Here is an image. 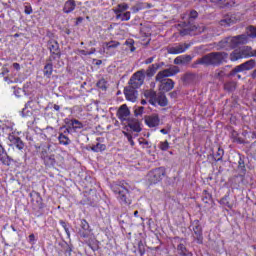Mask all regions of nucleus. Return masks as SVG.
I'll list each match as a JSON object with an SVG mask.
<instances>
[{
  "mask_svg": "<svg viewBox=\"0 0 256 256\" xmlns=\"http://www.w3.org/2000/svg\"><path fill=\"white\" fill-rule=\"evenodd\" d=\"M124 135H125V137H127L130 145H132V147H133V145H135V142L133 141V136H131V134H129L127 132H124Z\"/></svg>",
  "mask_w": 256,
  "mask_h": 256,
  "instance_id": "45",
  "label": "nucleus"
},
{
  "mask_svg": "<svg viewBox=\"0 0 256 256\" xmlns=\"http://www.w3.org/2000/svg\"><path fill=\"white\" fill-rule=\"evenodd\" d=\"M223 77H225V71L224 70H216L214 73V79H218L219 81H221V79H223Z\"/></svg>",
  "mask_w": 256,
  "mask_h": 256,
  "instance_id": "37",
  "label": "nucleus"
},
{
  "mask_svg": "<svg viewBox=\"0 0 256 256\" xmlns=\"http://www.w3.org/2000/svg\"><path fill=\"white\" fill-rule=\"evenodd\" d=\"M24 13L26 15H31V13H33V8H31V6H25Z\"/></svg>",
  "mask_w": 256,
  "mask_h": 256,
  "instance_id": "47",
  "label": "nucleus"
},
{
  "mask_svg": "<svg viewBox=\"0 0 256 256\" xmlns=\"http://www.w3.org/2000/svg\"><path fill=\"white\" fill-rule=\"evenodd\" d=\"M44 75L46 77L53 75V61L48 60V63L44 67Z\"/></svg>",
  "mask_w": 256,
  "mask_h": 256,
  "instance_id": "25",
  "label": "nucleus"
},
{
  "mask_svg": "<svg viewBox=\"0 0 256 256\" xmlns=\"http://www.w3.org/2000/svg\"><path fill=\"white\" fill-rule=\"evenodd\" d=\"M48 49L51 53L49 61H55V59H61V50L59 49V43L55 40L48 41Z\"/></svg>",
  "mask_w": 256,
  "mask_h": 256,
  "instance_id": "7",
  "label": "nucleus"
},
{
  "mask_svg": "<svg viewBox=\"0 0 256 256\" xmlns=\"http://www.w3.org/2000/svg\"><path fill=\"white\" fill-rule=\"evenodd\" d=\"M68 127V131L73 129V131H77V129H83V123L77 119H71L66 122Z\"/></svg>",
  "mask_w": 256,
  "mask_h": 256,
  "instance_id": "12",
  "label": "nucleus"
},
{
  "mask_svg": "<svg viewBox=\"0 0 256 256\" xmlns=\"http://www.w3.org/2000/svg\"><path fill=\"white\" fill-rule=\"evenodd\" d=\"M189 47V44H176L168 47L167 51L170 55H179L180 53H185Z\"/></svg>",
  "mask_w": 256,
  "mask_h": 256,
  "instance_id": "8",
  "label": "nucleus"
},
{
  "mask_svg": "<svg viewBox=\"0 0 256 256\" xmlns=\"http://www.w3.org/2000/svg\"><path fill=\"white\" fill-rule=\"evenodd\" d=\"M247 36L256 39V27L250 26L247 29Z\"/></svg>",
  "mask_w": 256,
  "mask_h": 256,
  "instance_id": "34",
  "label": "nucleus"
},
{
  "mask_svg": "<svg viewBox=\"0 0 256 256\" xmlns=\"http://www.w3.org/2000/svg\"><path fill=\"white\" fill-rule=\"evenodd\" d=\"M102 83H105V80H100V81L97 83L98 87H103V86H101Z\"/></svg>",
  "mask_w": 256,
  "mask_h": 256,
  "instance_id": "64",
  "label": "nucleus"
},
{
  "mask_svg": "<svg viewBox=\"0 0 256 256\" xmlns=\"http://www.w3.org/2000/svg\"><path fill=\"white\" fill-rule=\"evenodd\" d=\"M33 205L38 207V209H42L43 207V198H41V194L38 192H34L30 194Z\"/></svg>",
  "mask_w": 256,
  "mask_h": 256,
  "instance_id": "13",
  "label": "nucleus"
},
{
  "mask_svg": "<svg viewBox=\"0 0 256 256\" xmlns=\"http://www.w3.org/2000/svg\"><path fill=\"white\" fill-rule=\"evenodd\" d=\"M9 141H11L15 145V147L19 150H21V149H23V147H25V144L23 143L21 138H19L17 136L10 135Z\"/></svg>",
  "mask_w": 256,
  "mask_h": 256,
  "instance_id": "16",
  "label": "nucleus"
},
{
  "mask_svg": "<svg viewBox=\"0 0 256 256\" xmlns=\"http://www.w3.org/2000/svg\"><path fill=\"white\" fill-rule=\"evenodd\" d=\"M0 161L7 167H9V165H11V157H9V155H7V153L2 152L1 150H0Z\"/></svg>",
  "mask_w": 256,
  "mask_h": 256,
  "instance_id": "23",
  "label": "nucleus"
},
{
  "mask_svg": "<svg viewBox=\"0 0 256 256\" xmlns=\"http://www.w3.org/2000/svg\"><path fill=\"white\" fill-rule=\"evenodd\" d=\"M77 54H78V55H85V56H87V55H89L90 53L87 52V51H85V50L78 49V50H77Z\"/></svg>",
  "mask_w": 256,
  "mask_h": 256,
  "instance_id": "49",
  "label": "nucleus"
},
{
  "mask_svg": "<svg viewBox=\"0 0 256 256\" xmlns=\"http://www.w3.org/2000/svg\"><path fill=\"white\" fill-rule=\"evenodd\" d=\"M180 71L181 70L178 68V66H170L167 69L159 71L155 76V81L160 83V91L169 93V91L175 87V82L172 79H167V77H174V75H177V73Z\"/></svg>",
  "mask_w": 256,
  "mask_h": 256,
  "instance_id": "1",
  "label": "nucleus"
},
{
  "mask_svg": "<svg viewBox=\"0 0 256 256\" xmlns=\"http://www.w3.org/2000/svg\"><path fill=\"white\" fill-rule=\"evenodd\" d=\"M33 103V100H30L26 103L25 105V109H27V107H32L31 104Z\"/></svg>",
  "mask_w": 256,
  "mask_h": 256,
  "instance_id": "60",
  "label": "nucleus"
},
{
  "mask_svg": "<svg viewBox=\"0 0 256 256\" xmlns=\"http://www.w3.org/2000/svg\"><path fill=\"white\" fill-rule=\"evenodd\" d=\"M220 202L222 203V205H225L226 207L231 208V204H229V201L227 200V197H224L220 200Z\"/></svg>",
  "mask_w": 256,
  "mask_h": 256,
  "instance_id": "46",
  "label": "nucleus"
},
{
  "mask_svg": "<svg viewBox=\"0 0 256 256\" xmlns=\"http://www.w3.org/2000/svg\"><path fill=\"white\" fill-rule=\"evenodd\" d=\"M140 145H142L143 147H146L147 149L151 148V144L149 143V141L142 139L139 141Z\"/></svg>",
  "mask_w": 256,
  "mask_h": 256,
  "instance_id": "43",
  "label": "nucleus"
},
{
  "mask_svg": "<svg viewBox=\"0 0 256 256\" xmlns=\"http://www.w3.org/2000/svg\"><path fill=\"white\" fill-rule=\"evenodd\" d=\"M225 151L221 148H218V151L216 152V154L214 155V159L215 161H221V159H223V155H224Z\"/></svg>",
  "mask_w": 256,
  "mask_h": 256,
  "instance_id": "36",
  "label": "nucleus"
},
{
  "mask_svg": "<svg viewBox=\"0 0 256 256\" xmlns=\"http://www.w3.org/2000/svg\"><path fill=\"white\" fill-rule=\"evenodd\" d=\"M156 103L160 104L161 107H167V96H165L163 93H160L157 95Z\"/></svg>",
  "mask_w": 256,
  "mask_h": 256,
  "instance_id": "24",
  "label": "nucleus"
},
{
  "mask_svg": "<svg viewBox=\"0 0 256 256\" xmlns=\"http://www.w3.org/2000/svg\"><path fill=\"white\" fill-rule=\"evenodd\" d=\"M160 149L161 151H167L169 149V142L168 141L160 142Z\"/></svg>",
  "mask_w": 256,
  "mask_h": 256,
  "instance_id": "41",
  "label": "nucleus"
},
{
  "mask_svg": "<svg viewBox=\"0 0 256 256\" xmlns=\"http://www.w3.org/2000/svg\"><path fill=\"white\" fill-rule=\"evenodd\" d=\"M165 177V168H156L148 173V181L153 185L159 183Z\"/></svg>",
  "mask_w": 256,
  "mask_h": 256,
  "instance_id": "6",
  "label": "nucleus"
},
{
  "mask_svg": "<svg viewBox=\"0 0 256 256\" xmlns=\"http://www.w3.org/2000/svg\"><path fill=\"white\" fill-rule=\"evenodd\" d=\"M58 141L60 145H69L71 143L69 137L65 136L63 133L59 134Z\"/></svg>",
  "mask_w": 256,
  "mask_h": 256,
  "instance_id": "29",
  "label": "nucleus"
},
{
  "mask_svg": "<svg viewBox=\"0 0 256 256\" xmlns=\"http://www.w3.org/2000/svg\"><path fill=\"white\" fill-rule=\"evenodd\" d=\"M240 53L242 55V59H245L247 57H253V48L249 46H244L243 48H240Z\"/></svg>",
  "mask_w": 256,
  "mask_h": 256,
  "instance_id": "20",
  "label": "nucleus"
},
{
  "mask_svg": "<svg viewBox=\"0 0 256 256\" xmlns=\"http://www.w3.org/2000/svg\"><path fill=\"white\" fill-rule=\"evenodd\" d=\"M169 95L172 99H177V91H173Z\"/></svg>",
  "mask_w": 256,
  "mask_h": 256,
  "instance_id": "50",
  "label": "nucleus"
},
{
  "mask_svg": "<svg viewBox=\"0 0 256 256\" xmlns=\"http://www.w3.org/2000/svg\"><path fill=\"white\" fill-rule=\"evenodd\" d=\"M224 89L225 91H235V89H237V82H226L224 84Z\"/></svg>",
  "mask_w": 256,
  "mask_h": 256,
  "instance_id": "30",
  "label": "nucleus"
},
{
  "mask_svg": "<svg viewBox=\"0 0 256 256\" xmlns=\"http://www.w3.org/2000/svg\"><path fill=\"white\" fill-rule=\"evenodd\" d=\"M144 96L146 99H150V103H157V92L154 90H145L144 91Z\"/></svg>",
  "mask_w": 256,
  "mask_h": 256,
  "instance_id": "18",
  "label": "nucleus"
},
{
  "mask_svg": "<svg viewBox=\"0 0 256 256\" xmlns=\"http://www.w3.org/2000/svg\"><path fill=\"white\" fill-rule=\"evenodd\" d=\"M107 149V146L105 144L97 143L96 145L91 147V150L95 153H99L100 151H105Z\"/></svg>",
  "mask_w": 256,
  "mask_h": 256,
  "instance_id": "32",
  "label": "nucleus"
},
{
  "mask_svg": "<svg viewBox=\"0 0 256 256\" xmlns=\"http://www.w3.org/2000/svg\"><path fill=\"white\" fill-rule=\"evenodd\" d=\"M49 155H47V151H42L41 153V157L44 159L45 161V158H47Z\"/></svg>",
  "mask_w": 256,
  "mask_h": 256,
  "instance_id": "56",
  "label": "nucleus"
},
{
  "mask_svg": "<svg viewBox=\"0 0 256 256\" xmlns=\"http://www.w3.org/2000/svg\"><path fill=\"white\" fill-rule=\"evenodd\" d=\"M242 67L244 68V71H251V69H255L256 61L254 59L248 60L242 63Z\"/></svg>",
  "mask_w": 256,
  "mask_h": 256,
  "instance_id": "22",
  "label": "nucleus"
},
{
  "mask_svg": "<svg viewBox=\"0 0 256 256\" xmlns=\"http://www.w3.org/2000/svg\"><path fill=\"white\" fill-rule=\"evenodd\" d=\"M160 133H162L163 135H167V133H169V130L163 128L160 130Z\"/></svg>",
  "mask_w": 256,
  "mask_h": 256,
  "instance_id": "59",
  "label": "nucleus"
},
{
  "mask_svg": "<svg viewBox=\"0 0 256 256\" xmlns=\"http://www.w3.org/2000/svg\"><path fill=\"white\" fill-rule=\"evenodd\" d=\"M127 45H130V51L133 53V51H135V47H133V43L126 41Z\"/></svg>",
  "mask_w": 256,
  "mask_h": 256,
  "instance_id": "51",
  "label": "nucleus"
},
{
  "mask_svg": "<svg viewBox=\"0 0 256 256\" xmlns=\"http://www.w3.org/2000/svg\"><path fill=\"white\" fill-rule=\"evenodd\" d=\"M116 19H121L122 21H129V19H131V12H120L116 14Z\"/></svg>",
  "mask_w": 256,
  "mask_h": 256,
  "instance_id": "28",
  "label": "nucleus"
},
{
  "mask_svg": "<svg viewBox=\"0 0 256 256\" xmlns=\"http://www.w3.org/2000/svg\"><path fill=\"white\" fill-rule=\"evenodd\" d=\"M44 161L47 165H55V155L46 156Z\"/></svg>",
  "mask_w": 256,
  "mask_h": 256,
  "instance_id": "38",
  "label": "nucleus"
},
{
  "mask_svg": "<svg viewBox=\"0 0 256 256\" xmlns=\"http://www.w3.org/2000/svg\"><path fill=\"white\" fill-rule=\"evenodd\" d=\"M133 13H139L142 9H145V4L144 3H137L134 5L132 8Z\"/></svg>",
  "mask_w": 256,
  "mask_h": 256,
  "instance_id": "35",
  "label": "nucleus"
},
{
  "mask_svg": "<svg viewBox=\"0 0 256 256\" xmlns=\"http://www.w3.org/2000/svg\"><path fill=\"white\" fill-rule=\"evenodd\" d=\"M130 114H131V112L129 111V108L125 104L119 108L118 113H117V115H118L119 119H121V121H125V119H127Z\"/></svg>",
  "mask_w": 256,
  "mask_h": 256,
  "instance_id": "14",
  "label": "nucleus"
},
{
  "mask_svg": "<svg viewBox=\"0 0 256 256\" xmlns=\"http://www.w3.org/2000/svg\"><path fill=\"white\" fill-rule=\"evenodd\" d=\"M228 57H229V54L225 52H212L198 59L196 63L197 65H207V66L213 65L214 67H217L222 63H225Z\"/></svg>",
  "mask_w": 256,
  "mask_h": 256,
  "instance_id": "2",
  "label": "nucleus"
},
{
  "mask_svg": "<svg viewBox=\"0 0 256 256\" xmlns=\"http://www.w3.org/2000/svg\"><path fill=\"white\" fill-rule=\"evenodd\" d=\"M247 35L242 34L235 37H228L219 42L221 49H235L238 45H245L247 43Z\"/></svg>",
  "mask_w": 256,
  "mask_h": 256,
  "instance_id": "4",
  "label": "nucleus"
},
{
  "mask_svg": "<svg viewBox=\"0 0 256 256\" xmlns=\"http://www.w3.org/2000/svg\"><path fill=\"white\" fill-rule=\"evenodd\" d=\"M111 190L116 195L118 201L123 203V205H131V199H129V189H127L125 182L113 183L111 185Z\"/></svg>",
  "mask_w": 256,
  "mask_h": 256,
  "instance_id": "3",
  "label": "nucleus"
},
{
  "mask_svg": "<svg viewBox=\"0 0 256 256\" xmlns=\"http://www.w3.org/2000/svg\"><path fill=\"white\" fill-rule=\"evenodd\" d=\"M153 61V57H150L148 59L145 60V64L146 65H150V63Z\"/></svg>",
  "mask_w": 256,
  "mask_h": 256,
  "instance_id": "57",
  "label": "nucleus"
},
{
  "mask_svg": "<svg viewBox=\"0 0 256 256\" xmlns=\"http://www.w3.org/2000/svg\"><path fill=\"white\" fill-rule=\"evenodd\" d=\"M144 81H145V70H139L136 73H134L130 78L129 87H132L133 89H139V87L143 85Z\"/></svg>",
  "mask_w": 256,
  "mask_h": 256,
  "instance_id": "5",
  "label": "nucleus"
},
{
  "mask_svg": "<svg viewBox=\"0 0 256 256\" xmlns=\"http://www.w3.org/2000/svg\"><path fill=\"white\" fill-rule=\"evenodd\" d=\"M128 127L135 131V133H141V126L139 125V121L135 120L128 123Z\"/></svg>",
  "mask_w": 256,
  "mask_h": 256,
  "instance_id": "27",
  "label": "nucleus"
},
{
  "mask_svg": "<svg viewBox=\"0 0 256 256\" xmlns=\"http://www.w3.org/2000/svg\"><path fill=\"white\" fill-rule=\"evenodd\" d=\"M75 7H77V4H75V0H68L64 4L63 11L64 13H71L75 11Z\"/></svg>",
  "mask_w": 256,
  "mask_h": 256,
  "instance_id": "15",
  "label": "nucleus"
},
{
  "mask_svg": "<svg viewBox=\"0 0 256 256\" xmlns=\"http://www.w3.org/2000/svg\"><path fill=\"white\" fill-rule=\"evenodd\" d=\"M193 232H194V237L197 239L198 243H201L203 241V233L201 230V226L199 224H196L193 226Z\"/></svg>",
  "mask_w": 256,
  "mask_h": 256,
  "instance_id": "19",
  "label": "nucleus"
},
{
  "mask_svg": "<svg viewBox=\"0 0 256 256\" xmlns=\"http://www.w3.org/2000/svg\"><path fill=\"white\" fill-rule=\"evenodd\" d=\"M144 121L149 127H159V123H161V119H159V115L157 114L145 116Z\"/></svg>",
  "mask_w": 256,
  "mask_h": 256,
  "instance_id": "9",
  "label": "nucleus"
},
{
  "mask_svg": "<svg viewBox=\"0 0 256 256\" xmlns=\"http://www.w3.org/2000/svg\"><path fill=\"white\" fill-rule=\"evenodd\" d=\"M197 17H198L197 11L192 10V11L190 12V18H191V19H197Z\"/></svg>",
  "mask_w": 256,
  "mask_h": 256,
  "instance_id": "48",
  "label": "nucleus"
},
{
  "mask_svg": "<svg viewBox=\"0 0 256 256\" xmlns=\"http://www.w3.org/2000/svg\"><path fill=\"white\" fill-rule=\"evenodd\" d=\"M29 241H30V243H33L35 241V234H31L29 236Z\"/></svg>",
  "mask_w": 256,
  "mask_h": 256,
  "instance_id": "54",
  "label": "nucleus"
},
{
  "mask_svg": "<svg viewBox=\"0 0 256 256\" xmlns=\"http://www.w3.org/2000/svg\"><path fill=\"white\" fill-rule=\"evenodd\" d=\"M159 67H161V64H152L151 66H149L146 70L147 77H153V75L157 73V69H159Z\"/></svg>",
  "mask_w": 256,
  "mask_h": 256,
  "instance_id": "21",
  "label": "nucleus"
},
{
  "mask_svg": "<svg viewBox=\"0 0 256 256\" xmlns=\"http://www.w3.org/2000/svg\"><path fill=\"white\" fill-rule=\"evenodd\" d=\"M97 50L95 48H91L90 51H87V53H90L89 55H93Z\"/></svg>",
  "mask_w": 256,
  "mask_h": 256,
  "instance_id": "62",
  "label": "nucleus"
},
{
  "mask_svg": "<svg viewBox=\"0 0 256 256\" xmlns=\"http://www.w3.org/2000/svg\"><path fill=\"white\" fill-rule=\"evenodd\" d=\"M80 236L84 237V238L89 237V231L88 232H80Z\"/></svg>",
  "mask_w": 256,
  "mask_h": 256,
  "instance_id": "52",
  "label": "nucleus"
},
{
  "mask_svg": "<svg viewBox=\"0 0 256 256\" xmlns=\"http://www.w3.org/2000/svg\"><path fill=\"white\" fill-rule=\"evenodd\" d=\"M144 109L145 108L143 106H140V107L136 108L135 111H134L136 117H138V115H143Z\"/></svg>",
  "mask_w": 256,
  "mask_h": 256,
  "instance_id": "44",
  "label": "nucleus"
},
{
  "mask_svg": "<svg viewBox=\"0 0 256 256\" xmlns=\"http://www.w3.org/2000/svg\"><path fill=\"white\" fill-rule=\"evenodd\" d=\"M177 250L179 251V254L182 256L187 254V248H185V245L183 244H179Z\"/></svg>",
  "mask_w": 256,
  "mask_h": 256,
  "instance_id": "39",
  "label": "nucleus"
},
{
  "mask_svg": "<svg viewBox=\"0 0 256 256\" xmlns=\"http://www.w3.org/2000/svg\"><path fill=\"white\" fill-rule=\"evenodd\" d=\"M191 59L190 55L178 56L174 59V65H185V63H189Z\"/></svg>",
  "mask_w": 256,
  "mask_h": 256,
  "instance_id": "17",
  "label": "nucleus"
},
{
  "mask_svg": "<svg viewBox=\"0 0 256 256\" xmlns=\"http://www.w3.org/2000/svg\"><path fill=\"white\" fill-rule=\"evenodd\" d=\"M60 225L63 227V229H67V223H65V221L61 220Z\"/></svg>",
  "mask_w": 256,
  "mask_h": 256,
  "instance_id": "58",
  "label": "nucleus"
},
{
  "mask_svg": "<svg viewBox=\"0 0 256 256\" xmlns=\"http://www.w3.org/2000/svg\"><path fill=\"white\" fill-rule=\"evenodd\" d=\"M81 229H83V231L89 232V222H87V220H81Z\"/></svg>",
  "mask_w": 256,
  "mask_h": 256,
  "instance_id": "40",
  "label": "nucleus"
},
{
  "mask_svg": "<svg viewBox=\"0 0 256 256\" xmlns=\"http://www.w3.org/2000/svg\"><path fill=\"white\" fill-rule=\"evenodd\" d=\"M121 43L119 41L112 40L110 42H104L102 47L105 51V53H111L113 49H117Z\"/></svg>",
  "mask_w": 256,
  "mask_h": 256,
  "instance_id": "11",
  "label": "nucleus"
},
{
  "mask_svg": "<svg viewBox=\"0 0 256 256\" xmlns=\"http://www.w3.org/2000/svg\"><path fill=\"white\" fill-rule=\"evenodd\" d=\"M243 71H245V68H243V64H240L231 70L229 77H233L236 73H243Z\"/></svg>",
  "mask_w": 256,
  "mask_h": 256,
  "instance_id": "33",
  "label": "nucleus"
},
{
  "mask_svg": "<svg viewBox=\"0 0 256 256\" xmlns=\"http://www.w3.org/2000/svg\"><path fill=\"white\" fill-rule=\"evenodd\" d=\"M180 34L181 35H189V30H187V29L181 30Z\"/></svg>",
  "mask_w": 256,
  "mask_h": 256,
  "instance_id": "55",
  "label": "nucleus"
},
{
  "mask_svg": "<svg viewBox=\"0 0 256 256\" xmlns=\"http://www.w3.org/2000/svg\"><path fill=\"white\" fill-rule=\"evenodd\" d=\"M117 7H118V8H117L116 10H114V13H115V14L124 13V11H127V9H129V4H127V3H121V4H118Z\"/></svg>",
  "mask_w": 256,
  "mask_h": 256,
  "instance_id": "31",
  "label": "nucleus"
},
{
  "mask_svg": "<svg viewBox=\"0 0 256 256\" xmlns=\"http://www.w3.org/2000/svg\"><path fill=\"white\" fill-rule=\"evenodd\" d=\"M252 79H256V69L251 73Z\"/></svg>",
  "mask_w": 256,
  "mask_h": 256,
  "instance_id": "63",
  "label": "nucleus"
},
{
  "mask_svg": "<svg viewBox=\"0 0 256 256\" xmlns=\"http://www.w3.org/2000/svg\"><path fill=\"white\" fill-rule=\"evenodd\" d=\"M136 88H133L131 86H128L124 89V95L127 99V101H131L132 103H135L137 101V90Z\"/></svg>",
  "mask_w": 256,
  "mask_h": 256,
  "instance_id": "10",
  "label": "nucleus"
},
{
  "mask_svg": "<svg viewBox=\"0 0 256 256\" xmlns=\"http://www.w3.org/2000/svg\"><path fill=\"white\" fill-rule=\"evenodd\" d=\"M13 67L16 69V71H19V69H21V65H19V63H13Z\"/></svg>",
  "mask_w": 256,
  "mask_h": 256,
  "instance_id": "53",
  "label": "nucleus"
},
{
  "mask_svg": "<svg viewBox=\"0 0 256 256\" xmlns=\"http://www.w3.org/2000/svg\"><path fill=\"white\" fill-rule=\"evenodd\" d=\"M239 59H243V56L241 50L236 49L230 54V61H239Z\"/></svg>",
  "mask_w": 256,
  "mask_h": 256,
  "instance_id": "26",
  "label": "nucleus"
},
{
  "mask_svg": "<svg viewBox=\"0 0 256 256\" xmlns=\"http://www.w3.org/2000/svg\"><path fill=\"white\" fill-rule=\"evenodd\" d=\"M53 109H54V111H59L61 109V107L59 105L55 104L53 106Z\"/></svg>",
  "mask_w": 256,
  "mask_h": 256,
  "instance_id": "61",
  "label": "nucleus"
},
{
  "mask_svg": "<svg viewBox=\"0 0 256 256\" xmlns=\"http://www.w3.org/2000/svg\"><path fill=\"white\" fill-rule=\"evenodd\" d=\"M211 3H216V5H229L227 0H211Z\"/></svg>",
  "mask_w": 256,
  "mask_h": 256,
  "instance_id": "42",
  "label": "nucleus"
}]
</instances>
